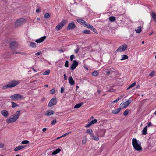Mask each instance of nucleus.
I'll use <instances>...</instances> for the list:
<instances>
[{
    "mask_svg": "<svg viewBox=\"0 0 156 156\" xmlns=\"http://www.w3.org/2000/svg\"><path fill=\"white\" fill-rule=\"evenodd\" d=\"M90 135L92 137V138L94 136L93 132Z\"/></svg>",
    "mask_w": 156,
    "mask_h": 156,
    "instance_id": "obj_61",
    "label": "nucleus"
},
{
    "mask_svg": "<svg viewBox=\"0 0 156 156\" xmlns=\"http://www.w3.org/2000/svg\"><path fill=\"white\" fill-rule=\"evenodd\" d=\"M115 69L114 68H111L108 71H105L106 72V74H107L108 75H109L111 73L115 72Z\"/></svg>",
    "mask_w": 156,
    "mask_h": 156,
    "instance_id": "obj_23",
    "label": "nucleus"
},
{
    "mask_svg": "<svg viewBox=\"0 0 156 156\" xmlns=\"http://www.w3.org/2000/svg\"><path fill=\"white\" fill-rule=\"evenodd\" d=\"M17 118H14L12 117H10L6 120V122L7 123H12L15 122L17 120Z\"/></svg>",
    "mask_w": 156,
    "mask_h": 156,
    "instance_id": "obj_13",
    "label": "nucleus"
},
{
    "mask_svg": "<svg viewBox=\"0 0 156 156\" xmlns=\"http://www.w3.org/2000/svg\"><path fill=\"white\" fill-rule=\"evenodd\" d=\"M109 20L111 22H114L116 20L115 18L113 16L110 17L109 18Z\"/></svg>",
    "mask_w": 156,
    "mask_h": 156,
    "instance_id": "obj_34",
    "label": "nucleus"
},
{
    "mask_svg": "<svg viewBox=\"0 0 156 156\" xmlns=\"http://www.w3.org/2000/svg\"><path fill=\"white\" fill-rule=\"evenodd\" d=\"M25 146L20 145L16 147L14 149L15 151H17L25 147Z\"/></svg>",
    "mask_w": 156,
    "mask_h": 156,
    "instance_id": "obj_20",
    "label": "nucleus"
},
{
    "mask_svg": "<svg viewBox=\"0 0 156 156\" xmlns=\"http://www.w3.org/2000/svg\"><path fill=\"white\" fill-rule=\"evenodd\" d=\"M10 98L14 101H18L21 100L23 98V96L20 94H14L10 97Z\"/></svg>",
    "mask_w": 156,
    "mask_h": 156,
    "instance_id": "obj_4",
    "label": "nucleus"
},
{
    "mask_svg": "<svg viewBox=\"0 0 156 156\" xmlns=\"http://www.w3.org/2000/svg\"><path fill=\"white\" fill-rule=\"evenodd\" d=\"M40 9H37L36 10V12H39L40 11Z\"/></svg>",
    "mask_w": 156,
    "mask_h": 156,
    "instance_id": "obj_59",
    "label": "nucleus"
},
{
    "mask_svg": "<svg viewBox=\"0 0 156 156\" xmlns=\"http://www.w3.org/2000/svg\"><path fill=\"white\" fill-rule=\"evenodd\" d=\"M19 53H20V52H17L14 51L12 53V54H18V53L19 54Z\"/></svg>",
    "mask_w": 156,
    "mask_h": 156,
    "instance_id": "obj_58",
    "label": "nucleus"
},
{
    "mask_svg": "<svg viewBox=\"0 0 156 156\" xmlns=\"http://www.w3.org/2000/svg\"><path fill=\"white\" fill-rule=\"evenodd\" d=\"M79 48L78 47L75 50V52L76 54H77L78 53V52L79 51Z\"/></svg>",
    "mask_w": 156,
    "mask_h": 156,
    "instance_id": "obj_50",
    "label": "nucleus"
},
{
    "mask_svg": "<svg viewBox=\"0 0 156 156\" xmlns=\"http://www.w3.org/2000/svg\"><path fill=\"white\" fill-rule=\"evenodd\" d=\"M55 92V89H52L50 91V93L51 94H53Z\"/></svg>",
    "mask_w": 156,
    "mask_h": 156,
    "instance_id": "obj_43",
    "label": "nucleus"
},
{
    "mask_svg": "<svg viewBox=\"0 0 156 156\" xmlns=\"http://www.w3.org/2000/svg\"><path fill=\"white\" fill-rule=\"evenodd\" d=\"M105 133V129H100L97 135L98 136L102 137L104 136Z\"/></svg>",
    "mask_w": 156,
    "mask_h": 156,
    "instance_id": "obj_14",
    "label": "nucleus"
},
{
    "mask_svg": "<svg viewBox=\"0 0 156 156\" xmlns=\"http://www.w3.org/2000/svg\"><path fill=\"white\" fill-rule=\"evenodd\" d=\"M121 110V108H118V109H115L112 111V113L113 114H116L118 113L119 112L120 110Z\"/></svg>",
    "mask_w": 156,
    "mask_h": 156,
    "instance_id": "obj_28",
    "label": "nucleus"
},
{
    "mask_svg": "<svg viewBox=\"0 0 156 156\" xmlns=\"http://www.w3.org/2000/svg\"><path fill=\"white\" fill-rule=\"evenodd\" d=\"M64 80H67V76H66V74H64Z\"/></svg>",
    "mask_w": 156,
    "mask_h": 156,
    "instance_id": "obj_57",
    "label": "nucleus"
},
{
    "mask_svg": "<svg viewBox=\"0 0 156 156\" xmlns=\"http://www.w3.org/2000/svg\"><path fill=\"white\" fill-rule=\"evenodd\" d=\"M93 132L91 129H88L86 131V133H88L90 135Z\"/></svg>",
    "mask_w": 156,
    "mask_h": 156,
    "instance_id": "obj_37",
    "label": "nucleus"
},
{
    "mask_svg": "<svg viewBox=\"0 0 156 156\" xmlns=\"http://www.w3.org/2000/svg\"><path fill=\"white\" fill-rule=\"evenodd\" d=\"M61 151V149L59 148L56 149L55 151H53L52 154L53 155H55L58 153H59Z\"/></svg>",
    "mask_w": 156,
    "mask_h": 156,
    "instance_id": "obj_24",
    "label": "nucleus"
},
{
    "mask_svg": "<svg viewBox=\"0 0 156 156\" xmlns=\"http://www.w3.org/2000/svg\"><path fill=\"white\" fill-rule=\"evenodd\" d=\"M75 58V57L74 56V55H72L70 56V59L71 61H72L73 58Z\"/></svg>",
    "mask_w": 156,
    "mask_h": 156,
    "instance_id": "obj_45",
    "label": "nucleus"
},
{
    "mask_svg": "<svg viewBox=\"0 0 156 156\" xmlns=\"http://www.w3.org/2000/svg\"><path fill=\"white\" fill-rule=\"evenodd\" d=\"M20 82L18 81L12 80L7 85L3 87L2 88L4 89L12 88L16 86L19 84Z\"/></svg>",
    "mask_w": 156,
    "mask_h": 156,
    "instance_id": "obj_2",
    "label": "nucleus"
},
{
    "mask_svg": "<svg viewBox=\"0 0 156 156\" xmlns=\"http://www.w3.org/2000/svg\"><path fill=\"white\" fill-rule=\"evenodd\" d=\"M41 51L38 52H37L35 54V55H36L38 56L40 55L41 54Z\"/></svg>",
    "mask_w": 156,
    "mask_h": 156,
    "instance_id": "obj_54",
    "label": "nucleus"
},
{
    "mask_svg": "<svg viewBox=\"0 0 156 156\" xmlns=\"http://www.w3.org/2000/svg\"><path fill=\"white\" fill-rule=\"evenodd\" d=\"M113 101L114 103H116L118 101L117 100V99H116L115 100Z\"/></svg>",
    "mask_w": 156,
    "mask_h": 156,
    "instance_id": "obj_63",
    "label": "nucleus"
},
{
    "mask_svg": "<svg viewBox=\"0 0 156 156\" xmlns=\"http://www.w3.org/2000/svg\"><path fill=\"white\" fill-rule=\"evenodd\" d=\"M19 54H21L23 55H25L26 54V53L23 52H20V53H19Z\"/></svg>",
    "mask_w": 156,
    "mask_h": 156,
    "instance_id": "obj_56",
    "label": "nucleus"
},
{
    "mask_svg": "<svg viewBox=\"0 0 156 156\" xmlns=\"http://www.w3.org/2000/svg\"><path fill=\"white\" fill-rule=\"evenodd\" d=\"M29 46L30 47L34 48L36 47V45L35 43L31 42V43L29 44Z\"/></svg>",
    "mask_w": 156,
    "mask_h": 156,
    "instance_id": "obj_32",
    "label": "nucleus"
},
{
    "mask_svg": "<svg viewBox=\"0 0 156 156\" xmlns=\"http://www.w3.org/2000/svg\"><path fill=\"white\" fill-rule=\"evenodd\" d=\"M11 103L12 104V107L13 108H14L19 106L18 105L16 104V103H15L13 102H12Z\"/></svg>",
    "mask_w": 156,
    "mask_h": 156,
    "instance_id": "obj_35",
    "label": "nucleus"
},
{
    "mask_svg": "<svg viewBox=\"0 0 156 156\" xmlns=\"http://www.w3.org/2000/svg\"><path fill=\"white\" fill-rule=\"evenodd\" d=\"M83 32L85 34H90L91 32L89 30H84L83 31Z\"/></svg>",
    "mask_w": 156,
    "mask_h": 156,
    "instance_id": "obj_33",
    "label": "nucleus"
},
{
    "mask_svg": "<svg viewBox=\"0 0 156 156\" xmlns=\"http://www.w3.org/2000/svg\"><path fill=\"white\" fill-rule=\"evenodd\" d=\"M54 112L51 110H47L45 113V115L48 116H49L53 115L54 113Z\"/></svg>",
    "mask_w": 156,
    "mask_h": 156,
    "instance_id": "obj_16",
    "label": "nucleus"
},
{
    "mask_svg": "<svg viewBox=\"0 0 156 156\" xmlns=\"http://www.w3.org/2000/svg\"><path fill=\"white\" fill-rule=\"evenodd\" d=\"M123 96H124V95H121V96H120L119 97H118V98H117L116 99H117V100L118 101H119L121 99Z\"/></svg>",
    "mask_w": 156,
    "mask_h": 156,
    "instance_id": "obj_47",
    "label": "nucleus"
},
{
    "mask_svg": "<svg viewBox=\"0 0 156 156\" xmlns=\"http://www.w3.org/2000/svg\"><path fill=\"white\" fill-rule=\"evenodd\" d=\"M57 122L56 119H55L53 120L51 122V124L52 125H54Z\"/></svg>",
    "mask_w": 156,
    "mask_h": 156,
    "instance_id": "obj_42",
    "label": "nucleus"
},
{
    "mask_svg": "<svg viewBox=\"0 0 156 156\" xmlns=\"http://www.w3.org/2000/svg\"><path fill=\"white\" fill-rule=\"evenodd\" d=\"M121 57L122 58L121 59V60H123L127 59L128 58V56L126 55H122Z\"/></svg>",
    "mask_w": 156,
    "mask_h": 156,
    "instance_id": "obj_29",
    "label": "nucleus"
},
{
    "mask_svg": "<svg viewBox=\"0 0 156 156\" xmlns=\"http://www.w3.org/2000/svg\"><path fill=\"white\" fill-rule=\"evenodd\" d=\"M136 84V82H134V83H132V84H131V85H130L127 88V90H129L130 88H132V87H134V86H135Z\"/></svg>",
    "mask_w": 156,
    "mask_h": 156,
    "instance_id": "obj_31",
    "label": "nucleus"
},
{
    "mask_svg": "<svg viewBox=\"0 0 156 156\" xmlns=\"http://www.w3.org/2000/svg\"><path fill=\"white\" fill-rule=\"evenodd\" d=\"M151 126H152V123L151 122H148V123L147 126L149 127Z\"/></svg>",
    "mask_w": 156,
    "mask_h": 156,
    "instance_id": "obj_55",
    "label": "nucleus"
},
{
    "mask_svg": "<svg viewBox=\"0 0 156 156\" xmlns=\"http://www.w3.org/2000/svg\"><path fill=\"white\" fill-rule=\"evenodd\" d=\"M50 73V70H48L44 72L43 74L44 75H47L48 74H49Z\"/></svg>",
    "mask_w": 156,
    "mask_h": 156,
    "instance_id": "obj_41",
    "label": "nucleus"
},
{
    "mask_svg": "<svg viewBox=\"0 0 156 156\" xmlns=\"http://www.w3.org/2000/svg\"><path fill=\"white\" fill-rule=\"evenodd\" d=\"M71 133V132H69L68 133H65V134L63 135H62V137H63L65 136H66V135H68L69 134V133Z\"/></svg>",
    "mask_w": 156,
    "mask_h": 156,
    "instance_id": "obj_49",
    "label": "nucleus"
},
{
    "mask_svg": "<svg viewBox=\"0 0 156 156\" xmlns=\"http://www.w3.org/2000/svg\"><path fill=\"white\" fill-rule=\"evenodd\" d=\"M151 17L153 21L155 22H156V13L153 12L151 13Z\"/></svg>",
    "mask_w": 156,
    "mask_h": 156,
    "instance_id": "obj_22",
    "label": "nucleus"
},
{
    "mask_svg": "<svg viewBox=\"0 0 156 156\" xmlns=\"http://www.w3.org/2000/svg\"><path fill=\"white\" fill-rule=\"evenodd\" d=\"M128 112L127 110H126L124 112L123 115L124 116H126L128 115Z\"/></svg>",
    "mask_w": 156,
    "mask_h": 156,
    "instance_id": "obj_48",
    "label": "nucleus"
},
{
    "mask_svg": "<svg viewBox=\"0 0 156 156\" xmlns=\"http://www.w3.org/2000/svg\"><path fill=\"white\" fill-rule=\"evenodd\" d=\"M18 44L17 42L12 41L9 44L10 48L12 50L16 49L18 47Z\"/></svg>",
    "mask_w": 156,
    "mask_h": 156,
    "instance_id": "obj_5",
    "label": "nucleus"
},
{
    "mask_svg": "<svg viewBox=\"0 0 156 156\" xmlns=\"http://www.w3.org/2000/svg\"><path fill=\"white\" fill-rule=\"evenodd\" d=\"M31 68L32 69V70L34 71L35 72H36V70L33 68L31 67Z\"/></svg>",
    "mask_w": 156,
    "mask_h": 156,
    "instance_id": "obj_64",
    "label": "nucleus"
},
{
    "mask_svg": "<svg viewBox=\"0 0 156 156\" xmlns=\"http://www.w3.org/2000/svg\"><path fill=\"white\" fill-rule=\"evenodd\" d=\"M46 38V36H44L41 38L37 39L35 41V42L37 43H41L43 42Z\"/></svg>",
    "mask_w": 156,
    "mask_h": 156,
    "instance_id": "obj_17",
    "label": "nucleus"
},
{
    "mask_svg": "<svg viewBox=\"0 0 156 156\" xmlns=\"http://www.w3.org/2000/svg\"><path fill=\"white\" fill-rule=\"evenodd\" d=\"M137 29H135V30L137 33H140L141 31V27L139 26L137 27Z\"/></svg>",
    "mask_w": 156,
    "mask_h": 156,
    "instance_id": "obj_26",
    "label": "nucleus"
},
{
    "mask_svg": "<svg viewBox=\"0 0 156 156\" xmlns=\"http://www.w3.org/2000/svg\"><path fill=\"white\" fill-rule=\"evenodd\" d=\"M83 103H80L76 104L74 107V108H78L83 105Z\"/></svg>",
    "mask_w": 156,
    "mask_h": 156,
    "instance_id": "obj_27",
    "label": "nucleus"
},
{
    "mask_svg": "<svg viewBox=\"0 0 156 156\" xmlns=\"http://www.w3.org/2000/svg\"><path fill=\"white\" fill-rule=\"evenodd\" d=\"M147 133V126L145 127L143 130L142 132V134L143 135H145Z\"/></svg>",
    "mask_w": 156,
    "mask_h": 156,
    "instance_id": "obj_25",
    "label": "nucleus"
},
{
    "mask_svg": "<svg viewBox=\"0 0 156 156\" xmlns=\"http://www.w3.org/2000/svg\"><path fill=\"white\" fill-rule=\"evenodd\" d=\"M64 90H65V88L64 87H62L61 89V93H63L64 91Z\"/></svg>",
    "mask_w": 156,
    "mask_h": 156,
    "instance_id": "obj_52",
    "label": "nucleus"
},
{
    "mask_svg": "<svg viewBox=\"0 0 156 156\" xmlns=\"http://www.w3.org/2000/svg\"><path fill=\"white\" fill-rule=\"evenodd\" d=\"M131 102V100L130 99H129L127 101L123 103H122L120 104V105L122 108H124L128 106Z\"/></svg>",
    "mask_w": 156,
    "mask_h": 156,
    "instance_id": "obj_6",
    "label": "nucleus"
},
{
    "mask_svg": "<svg viewBox=\"0 0 156 156\" xmlns=\"http://www.w3.org/2000/svg\"><path fill=\"white\" fill-rule=\"evenodd\" d=\"M85 27L89 28L90 29L94 32L96 33L97 32L96 29L94 27L90 24L87 23Z\"/></svg>",
    "mask_w": 156,
    "mask_h": 156,
    "instance_id": "obj_15",
    "label": "nucleus"
},
{
    "mask_svg": "<svg viewBox=\"0 0 156 156\" xmlns=\"http://www.w3.org/2000/svg\"><path fill=\"white\" fill-rule=\"evenodd\" d=\"M29 143V141L27 140H25L22 141L21 142V144H28Z\"/></svg>",
    "mask_w": 156,
    "mask_h": 156,
    "instance_id": "obj_39",
    "label": "nucleus"
},
{
    "mask_svg": "<svg viewBox=\"0 0 156 156\" xmlns=\"http://www.w3.org/2000/svg\"><path fill=\"white\" fill-rule=\"evenodd\" d=\"M57 101L56 99L55 98H53L48 103V106L49 107H51L53 105H56Z\"/></svg>",
    "mask_w": 156,
    "mask_h": 156,
    "instance_id": "obj_9",
    "label": "nucleus"
},
{
    "mask_svg": "<svg viewBox=\"0 0 156 156\" xmlns=\"http://www.w3.org/2000/svg\"><path fill=\"white\" fill-rule=\"evenodd\" d=\"M127 48V46L126 44H123L119 47L117 49L116 51L117 52H122Z\"/></svg>",
    "mask_w": 156,
    "mask_h": 156,
    "instance_id": "obj_7",
    "label": "nucleus"
},
{
    "mask_svg": "<svg viewBox=\"0 0 156 156\" xmlns=\"http://www.w3.org/2000/svg\"><path fill=\"white\" fill-rule=\"evenodd\" d=\"M47 128H44L42 129V131L43 132H45V131L47 130Z\"/></svg>",
    "mask_w": 156,
    "mask_h": 156,
    "instance_id": "obj_60",
    "label": "nucleus"
},
{
    "mask_svg": "<svg viewBox=\"0 0 156 156\" xmlns=\"http://www.w3.org/2000/svg\"><path fill=\"white\" fill-rule=\"evenodd\" d=\"M132 144L134 148L137 151H141L142 148L141 142L138 141L136 138H133L132 140Z\"/></svg>",
    "mask_w": 156,
    "mask_h": 156,
    "instance_id": "obj_1",
    "label": "nucleus"
},
{
    "mask_svg": "<svg viewBox=\"0 0 156 156\" xmlns=\"http://www.w3.org/2000/svg\"><path fill=\"white\" fill-rule=\"evenodd\" d=\"M91 74L93 76L95 77L98 75V73L97 71H94Z\"/></svg>",
    "mask_w": 156,
    "mask_h": 156,
    "instance_id": "obj_30",
    "label": "nucleus"
},
{
    "mask_svg": "<svg viewBox=\"0 0 156 156\" xmlns=\"http://www.w3.org/2000/svg\"><path fill=\"white\" fill-rule=\"evenodd\" d=\"M154 74V71H152L149 74V76H153Z\"/></svg>",
    "mask_w": 156,
    "mask_h": 156,
    "instance_id": "obj_44",
    "label": "nucleus"
},
{
    "mask_svg": "<svg viewBox=\"0 0 156 156\" xmlns=\"http://www.w3.org/2000/svg\"><path fill=\"white\" fill-rule=\"evenodd\" d=\"M91 125H92V124H91V123L90 122L89 123H88V124H87V125H86L85 126V127H90V126Z\"/></svg>",
    "mask_w": 156,
    "mask_h": 156,
    "instance_id": "obj_51",
    "label": "nucleus"
},
{
    "mask_svg": "<svg viewBox=\"0 0 156 156\" xmlns=\"http://www.w3.org/2000/svg\"><path fill=\"white\" fill-rule=\"evenodd\" d=\"M1 114L5 117H7L8 115V112L6 110H2L1 111Z\"/></svg>",
    "mask_w": 156,
    "mask_h": 156,
    "instance_id": "obj_18",
    "label": "nucleus"
},
{
    "mask_svg": "<svg viewBox=\"0 0 156 156\" xmlns=\"http://www.w3.org/2000/svg\"><path fill=\"white\" fill-rule=\"evenodd\" d=\"M92 139L96 141H97L99 140V138L98 137L96 136H94Z\"/></svg>",
    "mask_w": 156,
    "mask_h": 156,
    "instance_id": "obj_46",
    "label": "nucleus"
},
{
    "mask_svg": "<svg viewBox=\"0 0 156 156\" xmlns=\"http://www.w3.org/2000/svg\"><path fill=\"white\" fill-rule=\"evenodd\" d=\"M20 113V111L19 110L17 111L13 115H12V116L14 118H17V120L19 118Z\"/></svg>",
    "mask_w": 156,
    "mask_h": 156,
    "instance_id": "obj_19",
    "label": "nucleus"
},
{
    "mask_svg": "<svg viewBox=\"0 0 156 156\" xmlns=\"http://www.w3.org/2000/svg\"><path fill=\"white\" fill-rule=\"evenodd\" d=\"M44 17L45 18H48L50 17V14L48 13H46L44 15Z\"/></svg>",
    "mask_w": 156,
    "mask_h": 156,
    "instance_id": "obj_36",
    "label": "nucleus"
},
{
    "mask_svg": "<svg viewBox=\"0 0 156 156\" xmlns=\"http://www.w3.org/2000/svg\"><path fill=\"white\" fill-rule=\"evenodd\" d=\"M76 20L78 23L81 25H83L85 27H86L87 24V23L82 19H78Z\"/></svg>",
    "mask_w": 156,
    "mask_h": 156,
    "instance_id": "obj_12",
    "label": "nucleus"
},
{
    "mask_svg": "<svg viewBox=\"0 0 156 156\" xmlns=\"http://www.w3.org/2000/svg\"><path fill=\"white\" fill-rule=\"evenodd\" d=\"M86 142V139H83L82 140V144H85V143Z\"/></svg>",
    "mask_w": 156,
    "mask_h": 156,
    "instance_id": "obj_53",
    "label": "nucleus"
},
{
    "mask_svg": "<svg viewBox=\"0 0 156 156\" xmlns=\"http://www.w3.org/2000/svg\"><path fill=\"white\" fill-rule=\"evenodd\" d=\"M78 65V63L77 61L76 60H73V63L71 66L70 69L72 71L73 70L77 67Z\"/></svg>",
    "mask_w": 156,
    "mask_h": 156,
    "instance_id": "obj_11",
    "label": "nucleus"
},
{
    "mask_svg": "<svg viewBox=\"0 0 156 156\" xmlns=\"http://www.w3.org/2000/svg\"><path fill=\"white\" fill-rule=\"evenodd\" d=\"M69 62L68 61V60L66 61L65 62V65H64V66H65V67H68L69 66Z\"/></svg>",
    "mask_w": 156,
    "mask_h": 156,
    "instance_id": "obj_38",
    "label": "nucleus"
},
{
    "mask_svg": "<svg viewBox=\"0 0 156 156\" xmlns=\"http://www.w3.org/2000/svg\"><path fill=\"white\" fill-rule=\"evenodd\" d=\"M69 84L71 85H74L75 83V82L71 76L69 78Z\"/></svg>",
    "mask_w": 156,
    "mask_h": 156,
    "instance_id": "obj_21",
    "label": "nucleus"
},
{
    "mask_svg": "<svg viewBox=\"0 0 156 156\" xmlns=\"http://www.w3.org/2000/svg\"><path fill=\"white\" fill-rule=\"evenodd\" d=\"M65 23V21L62 20L56 27L55 29L58 31L61 29L63 27Z\"/></svg>",
    "mask_w": 156,
    "mask_h": 156,
    "instance_id": "obj_8",
    "label": "nucleus"
},
{
    "mask_svg": "<svg viewBox=\"0 0 156 156\" xmlns=\"http://www.w3.org/2000/svg\"><path fill=\"white\" fill-rule=\"evenodd\" d=\"M76 27V26L74 23L73 22H72L68 24V27L67 28V30H73Z\"/></svg>",
    "mask_w": 156,
    "mask_h": 156,
    "instance_id": "obj_10",
    "label": "nucleus"
},
{
    "mask_svg": "<svg viewBox=\"0 0 156 156\" xmlns=\"http://www.w3.org/2000/svg\"><path fill=\"white\" fill-rule=\"evenodd\" d=\"M140 87V86L139 85H137L136 87V89H138V88H139V87Z\"/></svg>",
    "mask_w": 156,
    "mask_h": 156,
    "instance_id": "obj_62",
    "label": "nucleus"
},
{
    "mask_svg": "<svg viewBox=\"0 0 156 156\" xmlns=\"http://www.w3.org/2000/svg\"><path fill=\"white\" fill-rule=\"evenodd\" d=\"M97 122V119H94L90 122L91 123V124L92 125L93 124L96 123Z\"/></svg>",
    "mask_w": 156,
    "mask_h": 156,
    "instance_id": "obj_40",
    "label": "nucleus"
},
{
    "mask_svg": "<svg viewBox=\"0 0 156 156\" xmlns=\"http://www.w3.org/2000/svg\"><path fill=\"white\" fill-rule=\"evenodd\" d=\"M25 21V20L23 18H21L17 20L15 24V28L18 27L23 24Z\"/></svg>",
    "mask_w": 156,
    "mask_h": 156,
    "instance_id": "obj_3",
    "label": "nucleus"
}]
</instances>
